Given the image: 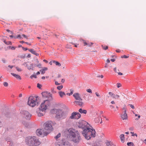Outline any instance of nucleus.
Instances as JSON below:
<instances>
[{
  "label": "nucleus",
  "mask_w": 146,
  "mask_h": 146,
  "mask_svg": "<svg viewBox=\"0 0 146 146\" xmlns=\"http://www.w3.org/2000/svg\"><path fill=\"white\" fill-rule=\"evenodd\" d=\"M82 134L86 139L89 140L92 138L95 137L96 131L90 126L89 127L83 129Z\"/></svg>",
  "instance_id": "nucleus-1"
},
{
  "label": "nucleus",
  "mask_w": 146,
  "mask_h": 146,
  "mask_svg": "<svg viewBox=\"0 0 146 146\" xmlns=\"http://www.w3.org/2000/svg\"><path fill=\"white\" fill-rule=\"evenodd\" d=\"M25 143L28 146H38L41 144V142L35 137L29 136L26 137Z\"/></svg>",
  "instance_id": "nucleus-2"
},
{
  "label": "nucleus",
  "mask_w": 146,
  "mask_h": 146,
  "mask_svg": "<svg viewBox=\"0 0 146 146\" xmlns=\"http://www.w3.org/2000/svg\"><path fill=\"white\" fill-rule=\"evenodd\" d=\"M68 131L72 141L75 143H78L81 139L78 132L73 129H69Z\"/></svg>",
  "instance_id": "nucleus-3"
},
{
  "label": "nucleus",
  "mask_w": 146,
  "mask_h": 146,
  "mask_svg": "<svg viewBox=\"0 0 146 146\" xmlns=\"http://www.w3.org/2000/svg\"><path fill=\"white\" fill-rule=\"evenodd\" d=\"M56 114V117L58 119H63L65 118L67 115V112L64 111L63 109H54Z\"/></svg>",
  "instance_id": "nucleus-4"
},
{
  "label": "nucleus",
  "mask_w": 146,
  "mask_h": 146,
  "mask_svg": "<svg viewBox=\"0 0 146 146\" xmlns=\"http://www.w3.org/2000/svg\"><path fill=\"white\" fill-rule=\"evenodd\" d=\"M38 98V97L30 96L29 98L28 104L31 107H34L36 105Z\"/></svg>",
  "instance_id": "nucleus-5"
},
{
  "label": "nucleus",
  "mask_w": 146,
  "mask_h": 146,
  "mask_svg": "<svg viewBox=\"0 0 146 146\" xmlns=\"http://www.w3.org/2000/svg\"><path fill=\"white\" fill-rule=\"evenodd\" d=\"M50 101L47 100L44 101L41 103L39 108H41V110H46L50 105Z\"/></svg>",
  "instance_id": "nucleus-6"
},
{
  "label": "nucleus",
  "mask_w": 146,
  "mask_h": 146,
  "mask_svg": "<svg viewBox=\"0 0 146 146\" xmlns=\"http://www.w3.org/2000/svg\"><path fill=\"white\" fill-rule=\"evenodd\" d=\"M44 130L46 131V134H48L50 131L52 130V123L48 122L45 123L44 124Z\"/></svg>",
  "instance_id": "nucleus-7"
},
{
  "label": "nucleus",
  "mask_w": 146,
  "mask_h": 146,
  "mask_svg": "<svg viewBox=\"0 0 146 146\" xmlns=\"http://www.w3.org/2000/svg\"><path fill=\"white\" fill-rule=\"evenodd\" d=\"M42 94L44 98H47L46 100H49V101H50L53 99L52 94L50 93L46 92H44L42 93Z\"/></svg>",
  "instance_id": "nucleus-8"
},
{
  "label": "nucleus",
  "mask_w": 146,
  "mask_h": 146,
  "mask_svg": "<svg viewBox=\"0 0 146 146\" xmlns=\"http://www.w3.org/2000/svg\"><path fill=\"white\" fill-rule=\"evenodd\" d=\"M81 117V114L78 112H73L72 113L70 117V118L71 119H78Z\"/></svg>",
  "instance_id": "nucleus-9"
},
{
  "label": "nucleus",
  "mask_w": 146,
  "mask_h": 146,
  "mask_svg": "<svg viewBox=\"0 0 146 146\" xmlns=\"http://www.w3.org/2000/svg\"><path fill=\"white\" fill-rule=\"evenodd\" d=\"M79 123V127L84 129L86 128L89 127L90 126L89 123L84 121L80 122Z\"/></svg>",
  "instance_id": "nucleus-10"
},
{
  "label": "nucleus",
  "mask_w": 146,
  "mask_h": 146,
  "mask_svg": "<svg viewBox=\"0 0 146 146\" xmlns=\"http://www.w3.org/2000/svg\"><path fill=\"white\" fill-rule=\"evenodd\" d=\"M46 131H44L42 129H38L36 131V133L37 135L40 136V135H46Z\"/></svg>",
  "instance_id": "nucleus-11"
},
{
  "label": "nucleus",
  "mask_w": 146,
  "mask_h": 146,
  "mask_svg": "<svg viewBox=\"0 0 146 146\" xmlns=\"http://www.w3.org/2000/svg\"><path fill=\"white\" fill-rule=\"evenodd\" d=\"M44 110H41V108H39V109L37 110L36 113L37 115L39 117H41L44 115L45 113V111Z\"/></svg>",
  "instance_id": "nucleus-12"
},
{
  "label": "nucleus",
  "mask_w": 146,
  "mask_h": 146,
  "mask_svg": "<svg viewBox=\"0 0 146 146\" xmlns=\"http://www.w3.org/2000/svg\"><path fill=\"white\" fill-rule=\"evenodd\" d=\"M23 117L27 119H29L31 117V115L28 111H23Z\"/></svg>",
  "instance_id": "nucleus-13"
},
{
  "label": "nucleus",
  "mask_w": 146,
  "mask_h": 146,
  "mask_svg": "<svg viewBox=\"0 0 146 146\" xmlns=\"http://www.w3.org/2000/svg\"><path fill=\"white\" fill-rule=\"evenodd\" d=\"M73 96L76 100L79 101H82V99L80 97V94L78 93H76L74 94Z\"/></svg>",
  "instance_id": "nucleus-14"
},
{
  "label": "nucleus",
  "mask_w": 146,
  "mask_h": 146,
  "mask_svg": "<svg viewBox=\"0 0 146 146\" xmlns=\"http://www.w3.org/2000/svg\"><path fill=\"white\" fill-rule=\"evenodd\" d=\"M22 65H26V67H27V69L29 70H30L31 69H32L33 70V64H30V65H29L27 64V62H25L24 63L22 64Z\"/></svg>",
  "instance_id": "nucleus-15"
},
{
  "label": "nucleus",
  "mask_w": 146,
  "mask_h": 146,
  "mask_svg": "<svg viewBox=\"0 0 146 146\" xmlns=\"http://www.w3.org/2000/svg\"><path fill=\"white\" fill-rule=\"evenodd\" d=\"M121 117L123 120H126L127 119V116L126 112H123L122 113Z\"/></svg>",
  "instance_id": "nucleus-16"
},
{
  "label": "nucleus",
  "mask_w": 146,
  "mask_h": 146,
  "mask_svg": "<svg viewBox=\"0 0 146 146\" xmlns=\"http://www.w3.org/2000/svg\"><path fill=\"white\" fill-rule=\"evenodd\" d=\"M74 102L77 105L80 106H82L83 105V103L82 101H75Z\"/></svg>",
  "instance_id": "nucleus-17"
},
{
  "label": "nucleus",
  "mask_w": 146,
  "mask_h": 146,
  "mask_svg": "<svg viewBox=\"0 0 146 146\" xmlns=\"http://www.w3.org/2000/svg\"><path fill=\"white\" fill-rule=\"evenodd\" d=\"M29 51L32 54L35 55L36 56H38L39 54L37 53L33 49H29Z\"/></svg>",
  "instance_id": "nucleus-18"
},
{
  "label": "nucleus",
  "mask_w": 146,
  "mask_h": 146,
  "mask_svg": "<svg viewBox=\"0 0 146 146\" xmlns=\"http://www.w3.org/2000/svg\"><path fill=\"white\" fill-rule=\"evenodd\" d=\"M70 144L67 141L63 142L61 146H70Z\"/></svg>",
  "instance_id": "nucleus-19"
},
{
  "label": "nucleus",
  "mask_w": 146,
  "mask_h": 146,
  "mask_svg": "<svg viewBox=\"0 0 146 146\" xmlns=\"http://www.w3.org/2000/svg\"><path fill=\"white\" fill-rule=\"evenodd\" d=\"M78 111L81 113L86 114L87 113V111L86 110H83L82 108L79 109L78 110Z\"/></svg>",
  "instance_id": "nucleus-20"
},
{
  "label": "nucleus",
  "mask_w": 146,
  "mask_h": 146,
  "mask_svg": "<svg viewBox=\"0 0 146 146\" xmlns=\"http://www.w3.org/2000/svg\"><path fill=\"white\" fill-rule=\"evenodd\" d=\"M11 74L15 77L17 79H18L19 80H21V76L18 74H16L14 73H11Z\"/></svg>",
  "instance_id": "nucleus-21"
},
{
  "label": "nucleus",
  "mask_w": 146,
  "mask_h": 146,
  "mask_svg": "<svg viewBox=\"0 0 146 146\" xmlns=\"http://www.w3.org/2000/svg\"><path fill=\"white\" fill-rule=\"evenodd\" d=\"M119 137L121 141L123 143L125 141L124 135V134H122L120 135Z\"/></svg>",
  "instance_id": "nucleus-22"
},
{
  "label": "nucleus",
  "mask_w": 146,
  "mask_h": 146,
  "mask_svg": "<svg viewBox=\"0 0 146 146\" xmlns=\"http://www.w3.org/2000/svg\"><path fill=\"white\" fill-rule=\"evenodd\" d=\"M58 93L61 98H62L66 96V94L64 92L60 91L58 92Z\"/></svg>",
  "instance_id": "nucleus-23"
},
{
  "label": "nucleus",
  "mask_w": 146,
  "mask_h": 146,
  "mask_svg": "<svg viewBox=\"0 0 146 146\" xmlns=\"http://www.w3.org/2000/svg\"><path fill=\"white\" fill-rule=\"evenodd\" d=\"M48 70V68L46 67H44L42 69L40 70V71L41 72V73L43 74L45 73V71Z\"/></svg>",
  "instance_id": "nucleus-24"
},
{
  "label": "nucleus",
  "mask_w": 146,
  "mask_h": 146,
  "mask_svg": "<svg viewBox=\"0 0 146 146\" xmlns=\"http://www.w3.org/2000/svg\"><path fill=\"white\" fill-rule=\"evenodd\" d=\"M101 119V117L98 116L97 118H95V120L96 122L98 123L99 122Z\"/></svg>",
  "instance_id": "nucleus-25"
},
{
  "label": "nucleus",
  "mask_w": 146,
  "mask_h": 146,
  "mask_svg": "<svg viewBox=\"0 0 146 146\" xmlns=\"http://www.w3.org/2000/svg\"><path fill=\"white\" fill-rule=\"evenodd\" d=\"M52 62L53 63L55 64L56 66H61V64L59 62H58L57 61H56L55 60H53L52 61Z\"/></svg>",
  "instance_id": "nucleus-26"
},
{
  "label": "nucleus",
  "mask_w": 146,
  "mask_h": 146,
  "mask_svg": "<svg viewBox=\"0 0 146 146\" xmlns=\"http://www.w3.org/2000/svg\"><path fill=\"white\" fill-rule=\"evenodd\" d=\"M127 145L128 146H131H131H135V145L133 143L131 142L127 143Z\"/></svg>",
  "instance_id": "nucleus-27"
},
{
  "label": "nucleus",
  "mask_w": 146,
  "mask_h": 146,
  "mask_svg": "<svg viewBox=\"0 0 146 146\" xmlns=\"http://www.w3.org/2000/svg\"><path fill=\"white\" fill-rule=\"evenodd\" d=\"M70 93H68L66 94L67 95L70 96L72 94L73 92V90H72L71 89V90H70Z\"/></svg>",
  "instance_id": "nucleus-28"
},
{
  "label": "nucleus",
  "mask_w": 146,
  "mask_h": 146,
  "mask_svg": "<svg viewBox=\"0 0 146 146\" xmlns=\"http://www.w3.org/2000/svg\"><path fill=\"white\" fill-rule=\"evenodd\" d=\"M119 97V96L118 95H115L114 94V96H113V98L115 99H118Z\"/></svg>",
  "instance_id": "nucleus-29"
},
{
  "label": "nucleus",
  "mask_w": 146,
  "mask_h": 146,
  "mask_svg": "<svg viewBox=\"0 0 146 146\" xmlns=\"http://www.w3.org/2000/svg\"><path fill=\"white\" fill-rule=\"evenodd\" d=\"M63 88V86L62 85L60 86L57 87V89L59 90H60Z\"/></svg>",
  "instance_id": "nucleus-30"
},
{
  "label": "nucleus",
  "mask_w": 146,
  "mask_h": 146,
  "mask_svg": "<svg viewBox=\"0 0 146 146\" xmlns=\"http://www.w3.org/2000/svg\"><path fill=\"white\" fill-rule=\"evenodd\" d=\"M107 146H115L114 145H111L110 142L108 141L106 143Z\"/></svg>",
  "instance_id": "nucleus-31"
},
{
  "label": "nucleus",
  "mask_w": 146,
  "mask_h": 146,
  "mask_svg": "<svg viewBox=\"0 0 146 146\" xmlns=\"http://www.w3.org/2000/svg\"><path fill=\"white\" fill-rule=\"evenodd\" d=\"M102 47L105 50H106L108 48V46H107L105 45H102Z\"/></svg>",
  "instance_id": "nucleus-32"
},
{
  "label": "nucleus",
  "mask_w": 146,
  "mask_h": 146,
  "mask_svg": "<svg viewBox=\"0 0 146 146\" xmlns=\"http://www.w3.org/2000/svg\"><path fill=\"white\" fill-rule=\"evenodd\" d=\"M3 85L5 87H7L9 85L8 83L7 82H4L3 83Z\"/></svg>",
  "instance_id": "nucleus-33"
},
{
  "label": "nucleus",
  "mask_w": 146,
  "mask_h": 146,
  "mask_svg": "<svg viewBox=\"0 0 146 146\" xmlns=\"http://www.w3.org/2000/svg\"><path fill=\"white\" fill-rule=\"evenodd\" d=\"M61 135V134L60 133H59L55 137V138L57 139L58 138L60 137Z\"/></svg>",
  "instance_id": "nucleus-34"
},
{
  "label": "nucleus",
  "mask_w": 146,
  "mask_h": 146,
  "mask_svg": "<svg viewBox=\"0 0 146 146\" xmlns=\"http://www.w3.org/2000/svg\"><path fill=\"white\" fill-rule=\"evenodd\" d=\"M131 133L132 134V136H136L137 137V135L136 133H134L133 132H131Z\"/></svg>",
  "instance_id": "nucleus-35"
},
{
  "label": "nucleus",
  "mask_w": 146,
  "mask_h": 146,
  "mask_svg": "<svg viewBox=\"0 0 146 146\" xmlns=\"http://www.w3.org/2000/svg\"><path fill=\"white\" fill-rule=\"evenodd\" d=\"M109 94L112 98H113V96H114V94L111 92H109Z\"/></svg>",
  "instance_id": "nucleus-36"
},
{
  "label": "nucleus",
  "mask_w": 146,
  "mask_h": 146,
  "mask_svg": "<svg viewBox=\"0 0 146 146\" xmlns=\"http://www.w3.org/2000/svg\"><path fill=\"white\" fill-rule=\"evenodd\" d=\"M86 91H87V92H89V93H90L91 94V93H92V90L90 89H87L86 90Z\"/></svg>",
  "instance_id": "nucleus-37"
},
{
  "label": "nucleus",
  "mask_w": 146,
  "mask_h": 146,
  "mask_svg": "<svg viewBox=\"0 0 146 146\" xmlns=\"http://www.w3.org/2000/svg\"><path fill=\"white\" fill-rule=\"evenodd\" d=\"M135 115L136 117L138 116V118H137L136 119H135L136 120H138L140 118V116L139 115H138L137 114H135Z\"/></svg>",
  "instance_id": "nucleus-38"
},
{
  "label": "nucleus",
  "mask_w": 146,
  "mask_h": 146,
  "mask_svg": "<svg viewBox=\"0 0 146 146\" xmlns=\"http://www.w3.org/2000/svg\"><path fill=\"white\" fill-rule=\"evenodd\" d=\"M83 42V43H84V46H86V45H87L88 44V43H87L85 40H82Z\"/></svg>",
  "instance_id": "nucleus-39"
},
{
  "label": "nucleus",
  "mask_w": 146,
  "mask_h": 146,
  "mask_svg": "<svg viewBox=\"0 0 146 146\" xmlns=\"http://www.w3.org/2000/svg\"><path fill=\"white\" fill-rule=\"evenodd\" d=\"M114 71L117 73H118V72L119 71L118 69L117 70L116 68H115L114 69Z\"/></svg>",
  "instance_id": "nucleus-40"
},
{
  "label": "nucleus",
  "mask_w": 146,
  "mask_h": 146,
  "mask_svg": "<svg viewBox=\"0 0 146 146\" xmlns=\"http://www.w3.org/2000/svg\"><path fill=\"white\" fill-rule=\"evenodd\" d=\"M16 68L17 70L19 72H21L22 71L21 69L18 67H16Z\"/></svg>",
  "instance_id": "nucleus-41"
},
{
  "label": "nucleus",
  "mask_w": 146,
  "mask_h": 146,
  "mask_svg": "<svg viewBox=\"0 0 146 146\" xmlns=\"http://www.w3.org/2000/svg\"><path fill=\"white\" fill-rule=\"evenodd\" d=\"M14 38H20L21 39V36L20 35H17L16 37H14Z\"/></svg>",
  "instance_id": "nucleus-42"
},
{
  "label": "nucleus",
  "mask_w": 146,
  "mask_h": 146,
  "mask_svg": "<svg viewBox=\"0 0 146 146\" xmlns=\"http://www.w3.org/2000/svg\"><path fill=\"white\" fill-rule=\"evenodd\" d=\"M88 46H90L93 44V43L92 42H90L88 43Z\"/></svg>",
  "instance_id": "nucleus-43"
},
{
  "label": "nucleus",
  "mask_w": 146,
  "mask_h": 146,
  "mask_svg": "<svg viewBox=\"0 0 146 146\" xmlns=\"http://www.w3.org/2000/svg\"><path fill=\"white\" fill-rule=\"evenodd\" d=\"M33 77L34 78H36V75L35 74V75H32L31 76H30V77L31 78H32Z\"/></svg>",
  "instance_id": "nucleus-44"
},
{
  "label": "nucleus",
  "mask_w": 146,
  "mask_h": 146,
  "mask_svg": "<svg viewBox=\"0 0 146 146\" xmlns=\"http://www.w3.org/2000/svg\"><path fill=\"white\" fill-rule=\"evenodd\" d=\"M42 85L39 84H38L37 85V87L38 88H40L42 87Z\"/></svg>",
  "instance_id": "nucleus-45"
},
{
  "label": "nucleus",
  "mask_w": 146,
  "mask_h": 146,
  "mask_svg": "<svg viewBox=\"0 0 146 146\" xmlns=\"http://www.w3.org/2000/svg\"><path fill=\"white\" fill-rule=\"evenodd\" d=\"M117 87L118 88H119L121 86V84L119 83H117Z\"/></svg>",
  "instance_id": "nucleus-46"
},
{
  "label": "nucleus",
  "mask_w": 146,
  "mask_h": 146,
  "mask_svg": "<svg viewBox=\"0 0 146 146\" xmlns=\"http://www.w3.org/2000/svg\"><path fill=\"white\" fill-rule=\"evenodd\" d=\"M6 44H7V45H11L12 44V43L10 41L7 42V43Z\"/></svg>",
  "instance_id": "nucleus-47"
},
{
  "label": "nucleus",
  "mask_w": 146,
  "mask_h": 146,
  "mask_svg": "<svg viewBox=\"0 0 146 146\" xmlns=\"http://www.w3.org/2000/svg\"><path fill=\"white\" fill-rule=\"evenodd\" d=\"M122 57L124 58H127L129 57V56L125 55H124L123 56H122Z\"/></svg>",
  "instance_id": "nucleus-48"
},
{
  "label": "nucleus",
  "mask_w": 146,
  "mask_h": 146,
  "mask_svg": "<svg viewBox=\"0 0 146 146\" xmlns=\"http://www.w3.org/2000/svg\"><path fill=\"white\" fill-rule=\"evenodd\" d=\"M22 36L24 38H26L27 39H28L27 36L23 34L22 35Z\"/></svg>",
  "instance_id": "nucleus-49"
},
{
  "label": "nucleus",
  "mask_w": 146,
  "mask_h": 146,
  "mask_svg": "<svg viewBox=\"0 0 146 146\" xmlns=\"http://www.w3.org/2000/svg\"><path fill=\"white\" fill-rule=\"evenodd\" d=\"M123 110L124 111V112H126V108L125 107L123 108Z\"/></svg>",
  "instance_id": "nucleus-50"
},
{
  "label": "nucleus",
  "mask_w": 146,
  "mask_h": 146,
  "mask_svg": "<svg viewBox=\"0 0 146 146\" xmlns=\"http://www.w3.org/2000/svg\"><path fill=\"white\" fill-rule=\"evenodd\" d=\"M129 105L131 108H132L133 109H134V106H133V105L132 104H129Z\"/></svg>",
  "instance_id": "nucleus-51"
},
{
  "label": "nucleus",
  "mask_w": 146,
  "mask_h": 146,
  "mask_svg": "<svg viewBox=\"0 0 146 146\" xmlns=\"http://www.w3.org/2000/svg\"><path fill=\"white\" fill-rule=\"evenodd\" d=\"M55 85H60V84L58 82H57V81H56L55 82Z\"/></svg>",
  "instance_id": "nucleus-52"
},
{
  "label": "nucleus",
  "mask_w": 146,
  "mask_h": 146,
  "mask_svg": "<svg viewBox=\"0 0 146 146\" xmlns=\"http://www.w3.org/2000/svg\"><path fill=\"white\" fill-rule=\"evenodd\" d=\"M95 94L96 95V96L98 97H99L100 96V94L97 92H96L95 93Z\"/></svg>",
  "instance_id": "nucleus-53"
},
{
  "label": "nucleus",
  "mask_w": 146,
  "mask_h": 146,
  "mask_svg": "<svg viewBox=\"0 0 146 146\" xmlns=\"http://www.w3.org/2000/svg\"><path fill=\"white\" fill-rule=\"evenodd\" d=\"M41 66V64L40 63H39L38 64L36 65V66L37 67H38L39 68H40L39 66Z\"/></svg>",
  "instance_id": "nucleus-54"
},
{
  "label": "nucleus",
  "mask_w": 146,
  "mask_h": 146,
  "mask_svg": "<svg viewBox=\"0 0 146 146\" xmlns=\"http://www.w3.org/2000/svg\"><path fill=\"white\" fill-rule=\"evenodd\" d=\"M116 51L117 52H120V50L119 49H117L116 50Z\"/></svg>",
  "instance_id": "nucleus-55"
},
{
  "label": "nucleus",
  "mask_w": 146,
  "mask_h": 146,
  "mask_svg": "<svg viewBox=\"0 0 146 146\" xmlns=\"http://www.w3.org/2000/svg\"><path fill=\"white\" fill-rule=\"evenodd\" d=\"M119 75H123V74L121 72H118V73H117Z\"/></svg>",
  "instance_id": "nucleus-56"
},
{
  "label": "nucleus",
  "mask_w": 146,
  "mask_h": 146,
  "mask_svg": "<svg viewBox=\"0 0 146 146\" xmlns=\"http://www.w3.org/2000/svg\"><path fill=\"white\" fill-rule=\"evenodd\" d=\"M43 61L46 63H47L48 62V61L44 59L43 60Z\"/></svg>",
  "instance_id": "nucleus-57"
},
{
  "label": "nucleus",
  "mask_w": 146,
  "mask_h": 146,
  "mask_svg": "<svg viewBox=\"0 0 146 146\" xmlns=\"http://www.w3.org/2000/svg\"><path fill=\"white\" fill-rule=\"evenodd\" d=\"M110 106L111 108H114V107L112 105H110Z\"/></svg>",
  "instance_id": "nucleus-58"
},
{
  "label": "nucleus",
  "mask_w": 146,
  "mask_h": 146,
  "mask_svg": "<svg viewBox=\"0 0 146 146\" xmlns=\"http://www.w3.org/2000/svg\"><path fill=\"white\" fill-rule=\"evenodd\" d=\"M111 61L112 62H114L115 61V59H112L111 60Z\"/></svg>",
  "instance_id": "nucleus-59"
},
{
  "label": "nucleus",
  "mask_w": 146,
  "mask_h": 146,
  "mask_svg": "<svg viewBox=\"0 0 146 146\" xmlns=\"http://www.w3.org/2000/svg\"><path fill=\"white\" fill-rule=\"evenodd\" d=\"M111 103L112 104H115V102L114 101H112L111 102Z\"/></svg>",
  "instance_id": "nucleus-60"
},
{
  "label": "nucleus",
  "mask_w": 146,
  "mask_h": 146,
  "mask_svg": "<svg viewBox=\"0 0 146 146\" xmlns=\"http://www.w3.org/2000/svg\"><path fill=\"white\" fill-rule=\"evenodd\" d=\"M26 44H27L29 45H31V44L29 43L28 42H25Z\"/></svg>",
  "instance_id": "nucleus-61"
},
{
  "label": "nucleus",
  "mask_w": 146,
  "mask_h": 146,
  "mask_svg": "<svg viewBox=\"0 0 146 146\" xmlns=\"http://www.w3.org/2000/svg\"><path fill=\"white\" fill-rule=\"evenodd\" d=\"M8 67L10 68H12L13 67V66H12L9 65Z\"/></svg>",
  "instance_id": "nucleus-62"
},
{
  "label": "nucleus",
  "mask_w": 146,
  "mask_h": 146,
  "mask_svg": "<svg viewBox=\"0 0 146 146\" xmlns=\"http://www.w3.org/2000/svg\"><path fill=\"white\" fill-rule=\"evenodd\" d=\"M11 49L12 50H15V48L14 47H11Z\"/></svg>",
  "instance_id": "nucleus-63"
},
{
  "label": "nucleus",
  "mask_w": 146,
  "mask_h": 146,
  "mask_svg": "<svg viewBox=\"0 0 146 146\" xmlns=\"http://www.w3.org/2000/svg\"><path fill=\"white\" fill-rule=\"evenodd\" d=\"M2 61H3V62L4 63H5V59H3L2 60Z\"/></svg>",
  "instance_id": "nucleus-64"
}]
</instances>
